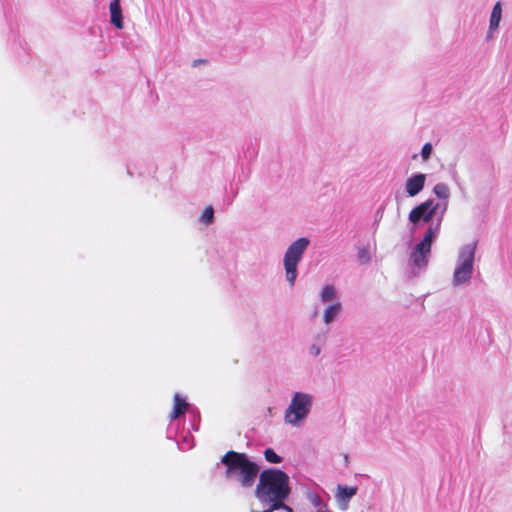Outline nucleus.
Wrapping results in <instances>:
<instances>
[{
    "label": "nucleus",
    "mask_w": 512,
    "mask_h": 512,
    "mask_svg": "<svg viewBox=\"0 0 512 512\" xmlns=\"http://www.w3.org/2000/svg\"><path fill=\"white\" fill-rule=\"evenodd\" d=\"M341 311V304L339 302H335L331 305H329L325 311H324V315H323V321L325 324H330L332 323L335 318L339 315Z\"/></svg>",
    "instance_id": "13"
},
{
    "label": "nucleus",
    "mask_w": 512,
    "mask_h": 512,
    "mask_svg": "<svg viewBox=\"0 0 512 512\" xmlns=\"http://www.w3.org/2000/svg\"><path fill=\"white\" fill-rule=\"evenodd\" d=\"M439 234V224L430 225L426 230L423 238L411 250L409 261L413 269H425L428 265L431 247Z\"/></svg>",
    "instance_id": "7"
},
{
    "label": "nucleus",
    "mask_w": 512,
    "mask_h": 512,
    "mask_svg": "<svg viewBox=\"0 0 512 512\" xmlns=\"http://www.w3.org/2000/svg\"><path fill=\"white\" fill-rule=\"evenodd\" d=\"M357 259L360 264H367L371 260V254L366 247H361L357 252Z\"/></svg>",
    "instance_id": "18"
},
{
    "label": "nucleus",
    "mask_w": 512,
    "mask_h": 512,
    "mask_svg": "<svg viewBox=\"0 0 512 512\" xmlns=\"http://www.w3.org/2000/svg\"><path fill=\"white\" fill-rule=\"evenodd\" d=\"M110 21L118 29L124 27L120 0H112L109 5Z\"/></svg>",
    "instance_id": "11"
},
{
    "label": "nucleus",
    "mask_w": 512,
    "mask_h": 512,
    "mask_svg": "<svg viewBox=\"0 0 512 512\" xmlns=\"http://www.w3.org/2000/svg\"><path fill=\"white\" fill-rule=\"evenodd\" d=\"M476 242L463 245L458 252L452 283L455 287L470 282L474 271Z\"/></svg>",
    "instance_id": "4"
},
{
    "label": "nucleus",
    "mask_w": 512,
    "mask_h": 512,
    "mask_svg": "<svg viewBox=\"0 0 512 512\" xmlns=\"http://www.w3.org/2000/svg\"><path fill=\"white\" fill-rule=\"evenodd\" d=\"M185 413L190 417V430L198 431L200 425V413L198 409L190 405L185 398L181 397L179 393L174 395L173 410L170 414V426L168 428V437L172 438L173 422L183 416Z\"/></svg>",
    "instance_id": "8"
},
{
    "label": "nucleus",
    "mask_w": 512,
    "mask_h": 512,
    "mask_svg": "<svg viewBox=\"0 0 512 512\" xmlns=\"http://www.w3.org/2000/svg\"><path fill=\"white\" fill-rule=\"evenodd\" d=\"M264 456L266 461L273 464L280 463L282 460V458L272 448L265 449Z\"/></svg>",
    "instance_id": "19"
},
{
    "label": "nucleus",
    "mask_w": 512,
    "mask_h": 512,
    "mask_svg": "<svg viewBox=\"0 0 512 512\" xmlns=\"http://www.w3.org/2000/svg\"><path fill=\"white\" fill-rule=\"evenodd\" d=\"M358 488L356 486L338 485L336 500L342 509H346L350 500L356 495Z\"/></svg>",
    "instance_id": "10"
},
{
    "label": "nucleus",
    "mask_w": 512,
    "mask_h": 512,
    "mask_svg": "<svg viewBox=\"0 0 512 512\" xmlns=\"http://www.w3.org/2000/svg\"><path fill=\"white\" fill-rule=\"evenodd\" d=\"M313 401L314 396L312 394L295 392L284 412L285 423L292 427H300L310 414Z\"/></svg>",
    "instance_id": "3"
},
{
    "label": "nucleus",
    "mask_w": 512,
    "mask_h": 512,
    "mask_svg": "<svg viewBox=\"0 0 512 512\" xmlns=\"http://www.w3.org/2000/svg\"><path fill=\"white\" fill-rule=\"evenodd\" d=\"M289 476L282 470L268 468L259 475L255 496L262 504H276L290 495Z\"/></svg>",
    "instance_id": "1"
},
{
    "label": "nucleus",
    "mask_w": 512,
    "mask_h": 512,
    "mask_svg": "<svg viewBox=\"0 0 512 512\" xmlns=\"http://www.w3.org/2000/svg\"><path fill=\"white\" fill-rule=\"evenodd\" d=\"M432 151H433V146L431 143H425L423 145L422 150H421V157L424 162L430 158Z\"/></svg>",
    "instance_id": "20"
},
{
    "label": "nucleus",
    "mask_w": 512,
    "mask_h": 512,
    "mask_svg": "<svg viewBox=\"0 0 512 512\" xmlns=\"http://www.w3.org/2000/svg\"><path fill=\"white\" fill-rule=\"evenodd\" d=\"M336 296V290L334 288V286L332 285H326L322 291H321V301L322 302H329L331 300H333Z\"/></svg>",
    "instance_id": "17"
},
{
    "label": "nucleus",
    "mask_w": 512,
    "mask_h": 512,
    "mask_svg": "<svg viewBox=\"0 0 512 512\" xmlns=\"http://www.w3.org/2000/svg\"><path fill=\"white\" fill-rule=\"evenodd\" d=\"M426 175L423 173L415 174L406 181V192H420L425 184Z\"/></svg>",
    "instance_id": "12"
},
{
    "label": "nucleus",
    "mask_w": 512,
    "mask_h": 512,
    "mask_svg": "<svg viewBox=\"0 0 512 512\" xmlns=\"http://www.w3.org/2000/svg\"><path fill=\"white\" fill-rule=\"evenodd\" d=\"M285 500H280L279 503L272 504V509L279 510L283 509L286 512H293L292 508L284 503Z\"/></svg>",
    "instance_id": "21"
},
{
    "label": "nucleus",
    "mask_w": 512,
    "mask_h": 512,
    "mask_svg": "<svg viewBox=\"0 0 512 512\" xmlns=\"http://www.w3.org/2000/svg\"><path fill=\"white\" fill-rule=\"evenodd\" d=\"M177 444L178 448L183 451L189 450L194 446V439L190 433V428L183 434L182 440L177 441Z\"/></svg>",
    "instance_id": "15"
},
{
    "label": "nucleus",
    "mask_w": 512,
    "mask_h": 512,
    "mask_svg": "<svg viewBox=\"0 0 512 512\" xmlns=\"http://www.w3.org/2000/svg\"><path fill=\"white\" fill-rule=\"evenodd\" d=\"M448 195L436 194V198L429 199L415 207L409 214L410 222L418 225L420 222L428 223L434 217L440 218L447 208Z\"/></svg>",
    "instance_id": "6"
},
{
    "label": "nucleus",
    "mask_w": 512,
    "mask_h": 512,
    "mask_svg": "<svg viewBox=\"0 0 512 512\" xmlns=\"http://www.w3.org/2000/svg\"><path fill=\"white\" fill-rule=\"evenodd\" d=\"M220 463L225 466V478L242 488H251L259 474V466L250 460L245 453L228 451Z\"/></svg>",
    "instance_id": "2"
},
{
    "label": "nucleus",
    "mask_w": 512,
    "mask_h": 512,
    "mask_svg": "<svg viewBox=\"0 0 512 512\" xmlns=\"http://www.w3.org/2000/svg\"><path fill=\"white\" fill-rule=\"evenodd\" d=\"M309 245L310 240L308 238L300 237L293 241L284 253L283 266L285 277L291 287L295 285L298 276V264L301 262Z\"/></svg>",
    "instance_id": "5"
},
{
    "label": "nucleus",
    "mask_w": 512,
    "mask_h": 512,
    "mask_svg": "<svg viewBox=\"0 0 512 512\" xmlns=\"http://www.w3.org/2000/svg\"><path fill=\"white\" fill-rule=\"evenodd\" d=\"M448 189L449 188L445 183H438L434 186L433 192H446Z\"/></svg>",
    "instance_id": "22"
},
{
    "label": "nucleus",
    "mask_w": 512,
    "mask_h": 512,
    "mask_svg": "<svg viewBox=\"0 0 512 512\" xmlns=\"http://www.w3.org/2000/svg\"><path fill=\"white\" fill-rule=\"evenodd\" d=\"M502 19V4L501 2H496L492 8L490 19H489V28L487 31L486 39L491 40L494 37L495 32L498 30L500 26V22Z\"/></svg>",
    "instance_id": "9"
},
{
    "label": "nucleus",
    "mask_w": 512,
    "mask_h": 512,
    "mask_svg": "<svg viewBox=\"0 0 512 512\" xmlns=\"http://www.w3.org/2000/svg\"><path fill=\"white\" fill-rule=\"evenodd\" d=\"M233 201V197H229L228 202L231 203Z\"/></svg>",
    "instance_id": "23"
},
{
    "label": "nucleus",
    "mask_w": 512,
    "mask_h": 512,
    "mask_svg": "<svg viewBox=\"0 0 512 512\" xmlns=\"http://www.w3.org/2000/svg\"><path fill=\"white\" fill-rule=\"evenodd\" d=\"M325 341H326V335L324 333L318 334L315 337V342L309 346V354L313 357L319 356L322 351V347L325 344Z\"/></svg>",
    "instance_id": "14"
},
{
    "label": "nucleus",
    "mask_w": 512,
    "mask_h": 512,
    "mask_svg": "<svg viewBox=\"0 0 512 512\" xmlns=\"http://www.w3.org/2000/svg\"><path fill=\"white\" fill-rule=\"evenodd\" d=\"M200 222L204 225H210L214 222V208L207 206L199 218Z\"/></svg>",
    "instance_id": "16"
}]
</instances>
